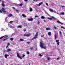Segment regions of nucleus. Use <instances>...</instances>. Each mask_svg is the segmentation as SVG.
<instances>
[{
  "label": "nucleus",
  "mask_w": 65,
  "mask_h": 65,
  "mask_svg": "<svg viewBox=\"0 0 65 65\" xmlns=\"http://www.w3.org/2000/svg\"><path fill=\"white\" fill-rule=\"evenodd\" d=\"M40 47H41L42 48H44V49H45L46 47H45V46H44V44L42 43L41 42H40Z\"/></svg>",
  "instance_id": "obj_1"
},
{
  "label": "nucleus",
  "mask_w": 65,
  "mask_h": 65,
  "mask_svg": "<svg viewBox=\"0 0 65 65\" xmlns=\"http://www.w3.org/2000/svg\"><path fill=\"white\" fill-rule=\"evenodd\" d=\"M38 36V32H37L36 33V35H35V37L33 38L32 39V40H33L34 39H36V38H37V36Z\"/></svg>",
  "instance_id": "obj_2"
},
{
  "label": "nucleus",
  "mask_w": 65,
  "mask_h": 65,
  "mask_svg": "<svg viewBox=\"0 0 65 65\" xmlns=\"http://www.w3.org/2000/svg\"><path fill=\"white\" fill-rule=\"evenodd\" d=\"M59 40H57L55 41L57 43V45H59V44H60V42H59Z\"/></svg>",
  "instance_id": "obj_3"
},
{
  "label": "nucleus",
  "mask_w": 65,
  "mask_h": 65,
  "mask_svg": "<svg viewBox=\"0 0 65 65\" xmlns=\"http://www.w3.org/2000/svg\"><path fill=\"white\" fill-rule=\"evenodd\" d=\"M24 35L25 36H27V37H29V36H30V34H24Z\"/></svg>",
  "instance_id": "obj_4"
},
{
  "label": "nucleus",
  "mask_w": 65,
  "mask_h": 65,
  "mask_svg": "<svg viewBox=\"0 0 65 65\" xmlns=\"http://www.w3.org/2000/svg\"><path fill=\"white\" fill-rule=\"evenodd\" d=\"M17 57H18V58H19V59H23V58H22L20 56V55H19V54L17 53Z\"/></svg>",
  "instance_id": "obj_5"
},
{
  "label": "nucleus",
  "mask_w": 65,
  "mask_h": 65,
  "mask_svg": "<svg viewBox=\"0 0 65 65\" xmlns=\"http://www.w3.org/2000/svg\"><path fill=\"white\" fill-rule=\"evenodd\" d=\"M42 4H43V3L41 2L39 4L37 5V6H40V5H41Z\"/></svg>",
  "instance_id": "obj_6"
},
{
  "label": "nucleus",
  "mask_w": 65,
  "mask_h": 65,
  "mask_svg": "<svg viewBox=\"0 0 65 65\" xmlns=\"http://www.w3.org/2000/svg\"><path fill=\"white\" fill-rule=\"evenodd\" d=\"M11 49H8L6 51V52H10V51H11Z\"/></svg>",
  "instance_id": "obj_7"
},
{
  "label": "nucleus",
  "mask_w": 65,
  "mask_h": 65,
  "mask_svg": "<svg viewBox=\"0 0 65 65\" xmlns=\"http://www.w3.org/2000/svg\"><path fill=\"white\" fill-rule=\"evenodd\" d=\"M33 20V19L32 18L29 19H28V20L29 21H32Z\"/></svg>",
  "instance_id": "obj_8"
},
{
  "label": "nucleus",
  "mask_w": 65,
  "mask_h": 65,
  "mask_svg": "<svg viewBox=\"0 0 65 65\" xmlns=\"http://www.w3.org/2000/svg\"><path fill=\"white\" fill-rule=\"evenodd\" d=\"M4 37V38H5L6 39V38H8L7 37H8V36L7 35H5L3 36V37Z\"/></svg>",
  "instance_id": "obj_9"
},
{
  "label": "nucleus",
  "mask_w": 65,
  "mask_h": 65,
  "mask_svg": "<svg viewBox=\"0 0 65 65\" xmlns=\"http://www.w3.org/2000/svg\"><path fill=\"white\" fill-rule=\"evenodd\" d=\"M65 14V13L64 12H61L60 13V15H64V14Z\"/></svg>",
  "instance_id": "obj_10"
},
{
  "label": "nucleus",
  "mask_w": 65,
  "mask_h": 65,
  "mask_svg": "<svg viewBox=\"0 0 65 65\" xmlns=\"http://www.w3.org/2000/svg\"><path fill=\"white\" fill-rule=\"evenodd\" d=\"M22 17H24V18H26V17H27V16L25 15V14H23L22 15Z\"/></svg>",
  "instance_id": "obj_11"
},
{
  "label": "nucleus",
  "mask_w": 65,
  "mask_h": 65,
  "mask_svg": "<svg viewBox=\"0 0 65 65\" xmlns=\"http://www.w3.org/2000/svg\"><path fill=\"white\" fill-rule=\"evenodd\" d=\"M7 56H9V55L6 54L5 55V58H7Z\"/></svg>",
  "instance_id": "obj_12"
},
{
  "label": "nucleus",
  "mask_w": 65,
  "mask_h": 65,
  "mask_svg": "<svg viewBox=\"0 0 65 65\" xmlns=\"http://www.w3.org/2000/svg\"><path fill=\"white\" fill-rule=\"evenodd\" d=\"M2 9L3 11L4 12H6V11H5V9H4L3 8H2Z\"/></svg>",
  "instance_id": "obj_13"
},
{
  "label": "nucleus",
  "mask_w": 65,
  "mask_h": 65,
  "mask_svg": "<svg viewBox=\"0 0 65 65\" xmlns=\"http://www.w3.org/2000/svg\"><path fill=\"white\" fill-rule=\"evenodd\" d=\"M48 35L50 36V35H51V32H49L48 33Z\"/></svg>",
  "instance_id": "obj_14"
},
{
  "label": "nucleus",
  "mask_w": 65,
  "mask_h": 65,
  "mask_svg": "<svg viewBox=\"0 0 65 65\" xmlns=\"http://www.w3.org/2000/svg\"><path fill=\"white\" fill-rule=\"evenodd\" d=\"M46 29L47 30H51V28H46Z\"/></svg>",
  "instance_id": "obj_15"
},
{
  "label": "nucleus",
  "mask_w": 65,
  "mask_h": 65,
  "mask_svg": "<svg viewBox=\"0 0 65 65\" xmlns=\"http://www.w3.org/2000/svg\"><path fill=\"white\" fill-rule=\"evenodd\" d=\"M10 28H11L12 29H13V28H15L14 27L12 26H10Z\"/></svg>",
  "instance_id": "obj_16"
},
{
  "label": "nucleus",
  "mask_w": 65,
  "mask_h": 65,
  "mask_svg": "<svg viewBox=\"0 0 65 65\" xmlns=\"http://www.w3.org/2000/svg\"><path fill=\"white\" fill-rule=\"evenodd\" d=\"M57 22L59 23V24H63V23H61V22L59 21H57Z\"/></svg>",
  "instance_id": "obj_17"
},
{
  "label": "nucleus",
  "mask_w": 65,
  "mask_h": 65,
  "mask_svg": "<svg viewBox=\"0 0 65 65\" xmlns=\"http://www.w3.org/2000/svg\"><path fill=\"white\" fill-rule=\"evenodd\" d=\"M41 19H44V17L43 16H42L41 17Z\"/></svg>",
  "instance_id": "obj_18"
},
{
  "label": "nucleus",
  "mask_w": 65,
  "mask_h": 65,
  "mask_svg": "<svg viewBox=\"0 0 65 65\" xmlns=\"http://www.w3.org/2000/svg\"><path fill=\"white\" fill-rule=\"evenodd\" d=\"M49 10H50V11L51 12H53V11L52 9H49Z\"/></svg>",
  "instance_id": "obj_19"
},
{
  "label": "nucleus",
  "mask_w": 65,
  "mask_h": 65,
  "mask_svg": "<svg viewBox=\"0 0 65 65\" xmlns=\"http://www.w3.org/2000/svg\"><path fill=\"white\" fill-rule=\"evenodd\" d=\"M21 26L20 25H19L17 27V28H21Z\"/></svg>",
  "instance_id": "obj_20"
},
{
  "label": "nucleus",
  "mask_w": 65,
  "mask_h": 65,
  "mask_svg": "<svg viewBox=\"0 0 65 65\" xmlns=\"http://www.w3.org/2000/svg\"><path fill=\"white\" fill-rule=\"evenodd\" d=\"M9 17H11V16H12V15L11 14H9Z\"/></svg>",
  "instance_id": "obj_21"
},
{
  "label": "nucleus",
  "mask_w": 65,
  "mask_h": 65,
  "mask_svg": "<svg viewBox=\"0 0 65 65\" xmlns=\"http://www.w3.org/2000/svg\"><path fill=\"white\" fill-rule=\"evenodd\" d=\"M2 5L3 7L5 6V5H4V4L3 3H2Z\"/></svg>",
  "instance_id": "obj_22"
},
{
  "label": "nucleus",
  "mask_w": 65,
  "mask_h": 65,
  "mask_svg": "<svg viewBox=\"0 0 65 65\" xmlns=\"http://www.w3.org/2000/svg\"><path fill=\"white\" fill-rule=\"evenodd\" d=\"M10 39L11 40V41H13V39H13V38H10Z\"/></svg>",
  "instance_id": "obj_23"
},
{
  "label": "nucleus",
  "mask_w": 65,
  "mask_h": 65,
  "mask_svg": "<svg viewBox=\"0 0 65 65\" xmlns=\"http://www.w3.org/2000/svg\"><path fill=\"white\" fill-rule=\"evenodd\" d=\"M30 11H32V8H30Z\"/></svg>",
  "instance_id": "obj_24"
},
{
  "label": "nucleus",
  "mask_w": 65,
  "mask_h": 65,
  "mask_svg": "<svg viewBox=\"0 0 65 65\" xmlns=\"http://www.w3.org/2000/svg\"><path fill=\"white\" fill-rule=\"evenodd\" d=\"M53 28H54L55 29H58V28H57L56 27H55V26H54Z\"/></svg>",
  "instance_id": "obj_25"
},
{
  "label": "nucleus",
  "mask_w": 65,
  "mask_h": 65,
  "mask_svg": "<svg viewBox=\"0 0 65 65\" xmlns=\"http://www.w3.org/2000/svg\"><path fill=\"white\" fill-rule=\"evenodd\" d=\"M20 41H24V39H20Z\"/></svg>",
  "instance_id": "obj_26"
},
{
  "label": "nucleus",
  "mask_w": 65,
  "mask_h": 65,
  "mask_svg": "<svg viewBox=\"0 0 65 65\" xmlns=\"http://www.w3.org/2000/svg\"><path fill=\"white\" fill-rule=\"evenodd\" d=\"M57 38V35H55V39H56Z\"/></svg>",
  "instance_id": "obj_27"
},
{
  "label": "nucleus",
  "mask_w": 65,
  "mask_h": 65,
  "mask_svg": "<svg viewBox=\"0 0 65 65\" xmlns=\"http://www.w3.org/2000/svg\"><path fill=\"white\" fill-rule=\"evenodd\" d=\"M47 58L48 60H50V58L49 57H47Z\"/></svg>",
  "instance_id": "obj_28"
},
{
  "label": "nucleus",
  "mask_w": 65,
  "mask_h": 65,
  "mask_svg": "<svg viewBox=\"0 0 65 65\" xmlns=\"http://www.w3.org/2000/svg\"><path fill=\"white\" fill-rule=\"evenodd\" d=\"M7 39H8V38H7L6 39L5 38V39L3 40V41H5V40H7Z\"/></svg>",
  "instance_id": "obj_29"
},
{
  "label": "nucleus",
  "mask_w": 65,
  "mask_h": 65,
  "mask_svg": "<svg viewBox=\"0 0 65 65\" xmlns=\"http://www.w3.org/2000/svg\"><path fill=\"white\" fill-rule=\"evenodd\" d=\"M47 19L48 20H52V18H49L48 17L47 18Z\"/></svg>",
  "instance_id": "obj_30"
},
{
  "label": "nucleus",
  "mask_w": 65,
  "mask_h": 65,
  "mask_svg": "<svg viewBox=\"0 0 65 65\" xmlns=\"http://www.w3.org/2000/svg\"><path fill=\"white\" fill-rule=\"evenodd\" d=\"M52 18H53V19H56V18H54V17H53L52 16Z\"/></svg>",
  "instance_id": "obj_31"
},
{
  "label": "nucleus",
  "mask_w": 65,
  "mask_h": 65,
  "mask_svg": "<svg viewBox=\"0 0 65 65\" xmlns=\"http://www.w3.org/2000/svg\"><path fill=\"white\" fill-rule=\"evenodd\" d=\"M25 56V55H23V56H22V57L23 58H24V57Z\"/></svg>",
  "instance_id": "obj_32"
},
{
  "label": "nucleus",
  "mask_w": 65,
  "mask_h": 65,
  "mask_svg": "<svg viewBox=\"0 0 65 65\" xmlns=\"http://www.w3.org/2000/svg\"><path fill=\"white\" fill-rule=\"evenodd\" d=\"M23 5V4H21L20 5H19L20 6H22Z\"/></svg>",
  "instance_id": "obj_33"
},
{
  "label": "nucleus",
  "mask_w": 65,
  "mask_h": 65,
  "mask_svg": "<svg viewBox=\"0 0 65 65\" xmlns=\"http://www.w3.org/2000/svg\"><path fill=\"white\" fill-rule=\"evenodd\" d=\"M27 54H30V53H29V52H27Z\"/></svg>",
  "instance_id": "obj_34"
},
{
  "label": "nucleus",
  "mask_w": 65,
  "mask_h": 65,
  "mask_svg": "<svg viewBox=\"0 0 65 65\" xmlns=\"http://www.w3.org/2000/svg\"><path fill=\"white\" fill-rule=\"evenodd\" d=\"M61 28H63V29H65V27H63V26H61Z\"/></svg>",
  "instance_id": "obj_35"
},
{
  "label": "nucleus",
  "mask_w": 65,
  "mask_h": 65,
  "mask_svg": "<svg viewBox=\"0 0 65 65\" xmlns=\"http://www.w3.org/2000/svg\"><path fill=\"white\" fill-rule=\"evenodd\" d=\"M26 43L27 44H30V42H27Z\"/></svg>",
  "instance_id": "obj_36"
},
{
  "label": "nucleus",
  "mask_w": 65,
  "mask_h": 65,
  "mask_svg": "<svg viewBox=\"0 0 65 65\" xmlns=\"http://www.w3.org/2000/svg\"><path fill=\"white\" fill-rule=\"evenodd\" d=\"M60 6H61V7H65V6H64L61 5Z\"/></svg>",
  "instance_id": "obj_37"
},
{
  "label": "nucleus",
  "mask_w": 65,
  "mask_h": 65,
  "mask_svg": "<svg viewBox=\"0 0 65 65\" xmlns=\"http://www.w3.org/2000/svg\"><path fill=\"white\" fill-rule=\"evenodd\" d=\"M30 50H33V47H31L30 48Z\"/></svg>",
  "instance_id": "obj_38"
},
{
  "label": "nucleus",
  "mask_w": 65,
  "mask_h": 65,
  "mask_svg": "<svg viewBox=\"0 0 65 65\" xmlns=\"http://www.w3.org/2000/svg\"><path fill=\"white\" fill-rule=\"evenodd\" d=\"M59 33L60 34H61V35L62 34V32H61V31H59Z\"/></svg>",
  "instance_id": "obj_39"
},
{
  "label": "nucleus",
  "mask_w": 65,
  "mask_h": 65,
  "mask_svg": "<svg viewBox=\"0 0 65 65\" xmlns=\"http://www.w3.org/2000/svg\"><path fill=\"white\" fill-rule=\"evenodd\" d=\"M0 12H1V13H2V11H1V10H0Z\"/></svg>",
  "instance_id": "obj_40"
},
{
  "label": "nucleus",
  "mask_w": 65,
  "mask_h": 65,
  "mask_svg": "<svg viewBox=\"0 0 65 65\" xmlns=\"http://www.w3.org/2000/svg\"><path fill=\"white\" fill-rule=\"evenodd\" d=\"M7 45H10V44L9 43H8L7 44Z\"/></svg>",
  "instance_id": "obj_41"
},
{
  "label": "nucleus",
  "mask_w": 65,
  "mask_h": 65,
  "mask_svg": "<svg viewBox=\"0 0 65 65\" xmlns=\"http://www.w3.org/2000/svg\"><path fill=\"white\" fill-rule=\"evenodd\" d=\"M3 28H1V31H3Z\"/></svg>",
  "instance_id": "obj_42"
},
{
  "label": "nucleus",
  "mask_w": 65,
  "mask_h": 65,
  "mask_svg": "<svg viewBox=\"0 0 65 65\" xmlns=\"http://www.w3.org/2000/svg\"><path fill=\"white\" fill-rule=\"evenodd\" d=\"M46 4L47 5V6H48V4H47V3H46Z\"/></svg>",
  "instance_id": "obj_43"
},
{
  "label": "nucleus",
  "mask_w": 65,
  "mask_h": 65,
  "mask_svg": "<svg viewBox=\"0 0 65 65\" xmlns=\"http://www.w3.org/2000/svg\"><path fill=\"white\" fill-rule=\"evenodd\" d=\"M6 29H4L3 28V31H5Z\"/></svg>",
  "instance_id": "obj_44"
},
{
  "label": "nucleus",
  "mask_w": 65,
  "mask_h": 65,
  "mask_svg": "<svg viewBox=\"0 0 65 65\" xmlns=\"http://www.w3.org/2000/svg\"><path fill=\"white\" fill-rule=\"evenodd\" d=\"M3 37H1L0 38V39H2V38H3Z\"/></svg>",
  "instance_id": "obj_45"
},
{
  "label": "nucleus",
  "mask_w": 65,
  "mask_h": 65,
  "mask_svg": "<svg viewBox=\"0 0 65 65\" xmlns=\"http://www.w3.org/2000/svg\"><path fill=\"white\" fill-rule=\"evenodd\" d=\"M5 1H3L2 2V3H5Z\"/></svg>",
  "instance_id": "obj_46"
},
{
  "label": "nucleus",
  "mask_w": 65,
  "mask_h": 65,
  "mask_svg": "<svg viewBox=\"0 0 65 65\" xmlns=\"http://www.w3.org/2000/svg\"><path fill=\"white\" fill-rule=\"evenodd\" d=\"M40 23V22H39V21H38V24H39Z\"/></svg>",
  "instance_id": "obj_47"
},
{
  "label": "nucleus",
  "mask_w": 65,
  "mask_h": 65,
  "mask_svg": "<svg viewBox=\"0 0 65 65\" xmlns=\"http://www.w3.org/2000/svg\"><path fill=\"white\" fill-rule=\"evenodd\" d=\"M33 1H35V2H36V1H37L38 0H33Z\"/></svg>",
  "instance_id": "obj_48"
},
{
  "label": "nucleus",
  "mask_w": 65,
  "mask_h": 65,
  "mask_svg": "<svg viewBox=\"0 0 65 65\" xmlns=\"http://www.w3.org/2000/svg\"><path fill=\"white\" fill-rule=\"evenodd\" d=\"M13 22V21H11L10 22V23H12Z\"/></svg>",
  "instance_id": "obj_49"
},
{
  "label": "nucleus",
  "mask_w": 65,
  "mask_h": 65,
  "mask_svg": "<svg viewBox=\"0 0 65 65\" xmlns=\"http://www.w3.org/2000/svg\"><path fill=\"white\" fill-rule=\"evenodd\" d=\"M12 8H13V9H15V8H14V7H12Z\"/></svg>",
  "instance_id": "obj_50"
},
{
  "label": "nucleus",
  "mask_w": 65,
  "mask_h": 65,
  "mask_svg": "<svg viewBox=\"0 0 65 65\" xmlns=\"http://www.w3.org/2000/svg\"><path fill=\"white\" fill-rule=\"evenodd\" d=\"M39 56H40L41 57L42 56V55L41 54H39Z\"/></svg>",
  "instance_id": "obj_51"
},
{
  "label": "nucleus",
  "mask_w": 65,
  "mask_h": 65,
  "mask_svg": "<svg viewBox=\"0 0 65 65\" xmlns=\"http://www.w3.org/2000/svg\"><path fill=\"white\" fill-rule=\"evenodd\" d=\"M24 1L25 2L28 1V0H24Z\"/></svg>",
  "instance_id": "obj_52"
},
{
  "label": "nucleus",
  "mask_w": 65,
  "mask_h": 65,
  "mask_svg": "<svg viewBox=\"0 0 65 65\" xmlns=\"http://www.w3.org/2000/svg\"><path fill=\"white\" fill-rule=\"evenodd\" d=\"M35 17H38V16H35Z\"/></svg>",
  "instance_id": "obj_53"
},
{
  "label": "nucleus",
  "mask_w": 65,
  "mask_h": 65,
  "mask_svg": "<svg viewBox=\"0 0 65 65\" xmlns=\"http://www.w3.org/2000/svg\"><path fill=\"white\" fill-rule=\"evenodd\" d=\"M8 47V46H7L6 47V48H7V47Z\"/></svg>",
  "instance_id": "obj_54"
},
{
  "label": "nucleus",
  "mask_w": 65,
  "mask_h": 65,
  "mask_svg": "<svg viewBox=\"0 0 65 65\" xmlns=\"http://www.w3.org/2000/svg\"><path fill=\"white\" fill-rule=\"evenodd\" d=\"M16 11H17V12H18V10H16Z\"/></svg>",
  "instance_id": "obj_55"
},
{
  "label": "nucleus",
  "mask_w": 65,
  "mask_h": 65,
  "mask_svg": "<svg viewBox=\"0 0 65 65\" xmlns=\"http://www.w3.org/2000/svg\"><path fill=\"white\" fill-rule=\"evenodd\" d=\"M41 37H43V36H41Z\"/></svg>",
  "instance_id": "obj_56"
},
{
  "label": "nucleus",
  "mask_w": 65,
  "mask_h": 65,
  "mask_svg": "<svg viewBox=\"0 0 65 65\" xmlns=\"http://www.w3.org/2000/svg\"><path fill=\"white\" fill-rule=\"evenodd\" d=\"M44 22H46L45 20H44Z\"/></svg>",
  "instance_id": "obj_57"
},
{
  "label": "nucleus",
  "mask_w": 65,
  "mask_h": 65,
  "mask_svg": "<svg viewBox=\"0 0 65 65\" xmlns=\"http://www.w3.org/2000/svg\"><path fill=\"white\" fill-rule=\"evenodd\" d=\"M36 11H38V10H37V9H36Z\"/></svg>",
  "instance_id": "obj_58"
},
{
  "label": "nucleus",
  "mask_w": 65,
  "mask_h": 65,
  "mask_svg": "<svg viewBox=\"0 0 65 65\" xmlns=\"http://www.w3.org/2000/svg\"><path fill=\"white\" fill-rule=\"evenodd\" d=\"M24 32H25V31H26V30H24Z\"/></svg>",
  "instance_id": "obj_59"
},
{
  "label": "nucleus",
  "mask_w": 65,
  "mask_h": 65,
  "mask_svg": "<svg viewBox=\"0 0 65 65\" xmlns=\"http://www.w3.org/2000/svg\"><path fill=\"white\" fill-rule=\"evenodd\" d=\"M57 60H59V58H57Z\"/></svg>",
  "instance_id": "obj_60"
},
{
  "label": "nucleus",
  "mask_w": 65,
  "mask_h": 65,
  "mask_svg": "<svg viewBox=\"0 0 65 65\" xmlns=\"http://www.w3.org/2000/svg\"><path fill=\"white\" fill-rule=\"evenodd\" d=\"M38 20H39V19H40V18H38Z\"/></svg>",
  "instance_id": "obj_61"
},
{
  "label": "nucleus",
  "mask_w": 65,
  "mask_h": 65,
  "mask_svg": "<svg viewBox=\"0 0 65 65\" xmlns=\"http://www.w3.org/2000/svg\"><path fill=\"white\" fill-rule=\"evenodd\" d=\"M7 17H6V19H7Z\"/></svg>",
  "instance_id": "obj_62"
},
{
  "label": "nucleus",
  "mask_w": 65,
  "mask_h": 65,
  "mask_svg": "<svg viewBox=\"0 0 65 65\" xmlns=\"http://www.w3.org/2000/svg\"><path fill=\"white\" fill-rule=\"evenodd\" d=\"M1 0H0V2H1Z\"/></svg>",
  "instance_id": "obj_63"
},
{
  "label": "nucleus",
  "mask_w": 65,
  "mask_h": 65,
  "mask_svg": "<svg viewBox=\"0 0 65 65\" xmlns=\"http://www.w3.org/2000/svg\"><path fill=\"white\" fill-rule=\"evenodd\" d=\"M6 29H7V30H8V29H7V28Z\"/></svg>",
  "instance_id": "obj_64"
}]
</instances>
